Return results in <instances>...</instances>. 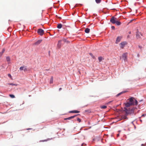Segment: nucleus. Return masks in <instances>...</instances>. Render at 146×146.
<instances>
[{"label": "nucleus", "mask_w": 146, "mask_h": 146, "mask_svg": "<svg viewBox=\"0 0 146 146\" xmlns=\"http://www.w3.org/2000/svg\"><path fill=\"white\" fill-rule=\"evenodd\" d=\"M129 102L125 104V105L127 107H129L132 105H137L138 104L137 101L134 98L131 97L129 99Z\"/></svg>", "instance_id": "1"}, {"label": "nucleus", "mask_w": 146, "mask_h": 146, "mask_svg": "<svg viewBox=\"0 0 146 146\" xmlns=\"http://www.w3.org/2000/svg\"><path fill=\"white\" fill-rule=\"evenodd\" d=\"M110 22L113 24H115L117 25H120L121 23L119 21V20L117 19L116 18L112 17L110 20Z\"/></svg>", "instance_id": "2"}, {"label": "nucleus", "mask_w": 146, "mask_h": 146, "mask_svg": "<svg viewBox=\"0 0 146 146\" xmlns=\"http://www.w3.org/2000/svg\"><path fill=\"white\" fill-rule=\"evenodd\" d=\"M124 109L125 111H126V114L127 115L133 113L135 108H132L131 109H127L126 108H125Z\"/></svg>", "instance_id": "3"}, {"label": "nucleus", "mask_w": 146, "mask_h": 146, "mask_svg": "<svg viewBox=\"0 0 146 146\" xmlns=\"http://www.w3.org/2000/svg\"><path fill=\"white\" fill-rule=\"evenodd\" d=\"M127 44V42L126 41H123L120 43L119 44V46L121 48L123 49L125 45Z\"/></svg>", "instance_id": "4"}, {"label": "nucleus", "mask_w": 146, "mask_h": 146, "mask_svg": "<svg viewBox=\"0 0 146 146\" xmlns=\"http://www.w3.org/2000/svg\"><path fill=\"white\" fill-rule=\"evenodd\" d=\"M37 33L38 34L42 36L44 33V31L42 29H39L38 30Z\"/></svg>", "instance_id": "5"}, {"label": "nucleus", "mask_w": 146, "mask_h": 146, "mask_svg": "<svg viewBox=\"0 0 146 146\" xmlns=\"http://www.w3.org/2000/svg\"><path fill=\"white\" fill-rule=\"evenodd\" d=\"M122 38V36H118L117 38L115 43L117 44H118L121 41Z\"/></svg>", "instance_id": "6"}, {"label": "nucleus", "mask_w": 146, "mask_h": 146, "mask_svg": "<svg viewBox=\"0 0 146 146\" xmlns=\"http://www.w3.org/2000/svg\"><path fill=\"white\" fill-rule=\"evenodd\" d=\"M142 36V34L139 32H137L136 33V37L137 39L141 38V36Z\"/></svg>", "instance_id": "7"}, {"label": "nucleus", "mask_w": 146, "mask_h": 146, "mask_svg": "<svg viewBox=\"0 0 146 146\" xmlns=\"http://www.w3.org/2000/svg\"><path fill=\"white\" fill-rule=\"evenodd\" d=\"M123 59L125 61H126L127 60V53H125L123 54L122 55Z\"/></svg>", "instance_id": "8"}, {"label": "nucleus", "mask_w": 146, "mask_h": 146, "mask_svg": "<svg viewBox=\"0 0 146 146\" xmlns=\"http://www.w3.org/2000/svg\"><path fill=\"white\" fill-rule=\"evenodd\" d=\"M42 40H38L36 42H35L33 44L34 45H38L42 41Z\"/></svg>", "instance_id": "9"}, {"label": "nucleus", "mask_w": 146, "mask_h": 146, "mask_svg": "<svg viewBox=\"0 0 146 146\" xmlns=\"http://www.w3.org/2000/svg\"><path fill=\"white\" fill-rule=\"evenodd\" d=\"M61 45V40L58 41L57 45V47L58 48H60Z\"/></svg>", "instance_id": "10"}, {"label": "nucleus", "mask_w": 146, "mask_h": 146, "mask_svg": "<svg viewBox=\"0 0 146 146\" xmlns=\"http://www.w3.org/2000/svg\"><path fill=\"white\" fill-rule=\"evenodd\" d=\"M78 115H76L74 116L70 117H69L64 119V120H70L71 119H73L76 116Z\"/></svg>", "instance_id": "11"}, {"label": "nucleus", "mask_w": 146, "mask_h": 146, "mask_svg": "<svg viewBox=\"0 0 146 146\" xmlns=\"http://www.w3.org/2000/svg\"><path fill=\"white\" fill-rule=\"evenodd\" d=\"M52 139V138H47L46 139L40 140L39 141V142H46Z\"/></svg>", "instance_id": "12"}, {"label": "nucleus", "mask_w": 146, "mask_h": 146, "mask_svg": "<svg viewBox=\"0 0 146 146\" xmlns=\"http://www.w3.org/2000/svg\"><path fill=\"white\" fill-rule=\"evenodd\" d=\"M70 113H78L80 112V111L77 110H74L70 111L69 112Z\"/></svg>", "instance_id": "13"}, {"label": "nucleus", "mask_w": 146, "mask_h": 146, "mask_svg": "<svg viewBox=\"0 0 146 146\" xmlns=\"http://www.w3.org/2000/svg\"><path fill=\"white\" fill-rule=\"evenodd\" d=\"M84 31L86 33H88L90 32V29L89 28H86L85 29Z\"/></svg>", "instance_id": "14"}, {"label": "nucleus", "mask_w": 146, "mask_h": 146, "mask_svg": "<svg viewBox=\"0 0 146 146\" xmlns=\"http://www.w3.org/2000/svg\"><path fill=\"white\" fill-rule=\"evenodd\" d=\"M62 25L61 24H58V25L57 28L58 29H60L62 27Z\"/></svg>", "instance_id": "15"}, {"label": "nucleus", "mask_w": 146, "mask_h": 146, "mask_svg": "<svg viewBox=\"0 0 146 146\" xmlns=\"http://www.w3.org/2000/svg\"><path fill=\"white\" fill-rule=\"evenodd\" d=\"M53 78L52 76H51L50 78V84H52L53 82Z\"/></svg>", "instance_id": "16"}, {"label": "nucleus", "mask_w": 146, "mask_h": 146, "mask_svg": "<svg viewBox=\"0 0 146 146\" xmlns=\"http://www.w3.org/2000/svg\"><path fill=\"white\" fill-rule=\"evenodd\" d=\"M124 93H125V92H121L119 93L118 94H117L116 95V96L117 97H118Z\"/></svg>", "instance_id": "17"}, {"label": "nucleus", "mask_w": 146, "mask_h": 146, "mask_svg": "<svg viewBox=\"0 0 146 146\" xmlns=\"http://www.w3.org/2000/svg\"><path fill=\"white\" fill-rule=\"evenodd\" d=\"M6 59L7 61L8 62H9L10 61V58L9 56H7L6 57Z\"/></svg>", "instance_id": "18"}, {"label": "nucleus", "mask_w": 146, "mask_h": 146, "mask_svg": "<svg viewBox=\"0 0 146 146\" xmlns=\"http://www.w3.org/2000/svg\"><path fill=\"white\" fill-rule=\"evenodd\" d=\"M128 114H126L125 115H123L122 116V118L123 119H127V116L128 115Z\"/></svg>", "instance_id": "19"}, {"label": "nucleus", "mask_w": 146, "mask_h": 146, "mask_svg": "<svg viewBox=\"0 0 146 146\" xmlns=\"http://www.w3.org/2000/svg\"><path fill=\"white\" fill-rule=\"evenodd\" d=\"M100 108L102 109H105L107 108V106H100Z\"/></svg>", "instance_id": "20"}, {"label": "nucleus", "mask_w": 146, "mask_h": 146, "mask_svg": "<svg viewBox=\"0 0 146 146\" xmlns=\"http://www.w3.org/2000/svg\"><path fill=\"white\" fill-rule=\"evenodd\" d=\"M98 58L100 62L103 59L102 57L101 56L99 57Z\"/></svg>", "instance_id": "21"}, {"label": "nucleus", "mask_w": 146, "mask_h": 146, "mask_svg": "<svg viewBox=\"0 0 146 146\" xmlns=\"http://www.w3.org/2000/svg\"><path fill=\"white\" fill-rule=\"evenodd\" d=\"M89 54L94 59L95 58V57L93 55V54L91 53H89Z\"/></svg>", "instance_id": "22"}, {"label": "nucleus", "mask_w": 146, "mask_h": 146, "mask_svg": "<svg viewBox=\"0 0 146 146\" xmlns=\"http://www.w3.org/2000/svg\"><path fill=\"white\" fill-rule=\"evenodd\" d=\"M9 85H12V86H17V84H13V83H9Z\"/></svg>", "instance_id": "23"}, {"label": "nucleus", "mask_w": 146, "mask_h": 146, "mask_svg": "<svg viewBox=\"0 0 146 146\" xmlns=\"http://www.w3.org/2000/svg\"><path fill=\"white\" fill-rule=\"evenodd\" d=\"M25 68L24 66H21L20 67L19 69L20 70H24V68Z\"/></svg>", "instance_id": "24"}, {"label": "nucleus", "mask_w": 146, "mask_h": 146, "mask_svg": "<svg viewBox=\"0 0 146 146\" xmlns=\"http://www.w3.org/2000/svg\"><path fill=\"white\" fill-rule=\"evenodd\" d=\"M96 2L97 3H99L101 2V0H95Z\"/></svg>", "instance_id": "25"}, {"label": "nucleus", "mask_w": 146, "mask_h": 146, "mask_svg": "<svg viewBox=\"0 0 146 146\" xmlns=\"http://www.w3.org/2000/svg\"><path fill=\"white\" fill-rule=\"evenodd\" d=\"M9 96L12 98H15V96L13 94H10Z\"/></svg>", "instance_id": "26"}, {"label": "nucleus", "mask_w": 146, "mask_h": 146, "mask_svg": "<svg viewBox=\"0 0 146 146\" xmlns=\"http://www.w3.org/2000/svg\"><path fill=\"white\" fill-rule=\"evenodd\" d=\"M77 120L79 122H80L81 121V120L79 118H78L77 119Z\"/></svg>", "instance_id": "27"}, {"label": "nucleus", "mask_w": 146, "mask_h": 146, "mask_svg": "<svg viewBox=\"0 0 146 146\" xmlns=\"http://www.w3.org/2000/svg\"><path fill=\"white\" fill-rule=\"evenodd\" d=\"M8 76L9 77H10L11 78H12V76L10 74H8Z\"/></svg>", "instance_id": "28"}, {"label": "nucleus", "mask_w": 146, "mask_h": 146, "mask_svg": "<svg viewBox=\"0 0 146 146\" xmlns=\"http://www.w3.org/2000/svg\"><path fill=\"white\" fill-rule=\"evenodd\" d=\"M5 49L4 48H3L2 50V52H1V53H2L3 54V53L4 52H5Z\"/></svg>", "instance_id": "29"}, {"label": "nucleus", "mask_w": 146, "mask_h": 146, "mask_svg": "<svg viewBox=\"0 0 146 146\" xmlns=\"http://www.w3.org/2000/svg\"><path fill=\"white\" fill-rule=\"evenodd\" d=\"M27 69L25 67V68H24V70L25 71H27Z\"/></svg>", "instance_id": "30"}, {"label": "nucleus", "mask_w": 146, "mask_h": 146, "mask_svg": "<svg viewBox=\"0 0 146 146\" xmlns=\"http://www.w3.org/2000/svg\"><path fill=\"white\" fill-rule=\"evenodd\" d=\"M3 54L1 52H0V57H1V56Z\"/></svg>", "instance_id": "31"}, {"label": "nucleus", "mask_w": 146, "mask_h": 146, "mask_svg": "<svg viewBox=\"0 0 146 146\" xmlns=\"http://www.w3.org/2000/svg\"><path fill=\"white\" fill-rule=\"evenodd\" d=\"M111 28L112 29H115V27L114 26H112L111 27Z\"/></svg>", "instance_id": "32"}, {"label": "nucleus", "mask_w": 146, "mask_h": 146, "mask_svg": "<svg viewBox=\"0 0 146 146\" xmlns=\"http://www.w3.org/2000/svg\"><path fill=\"white\" fill-rule=\"evenodd\" d=\"M62 88H60L59 89V91H60L62 90Z\"/></svg>", "instance_id": "33"}, {"label": "nucleus", "mask_w": 146, "mask_h": 146, "mask_svg": "<svg viewBox=\"0 0 146 146\" xmlns=\"http://www.w3.org/2000/svg\"><path fill=\"white\" fill-rule=\"evenodd\" d=\"M32 129L31 128H28L27 129V130H30V129Z\"/></svg>", "instance_id": "34"}, {"label": "nucleus", "mask_w": 146, "mask_h": 146, "mask_svg": "<svg viewBox=\"0 0 146 146\" xmlns=\"http://www.w3.org/2000/svg\"><path fill=\"white\" fill-rule=\"evenodd\" d=\"M119 136V134H117V137H118Z\"/></svg>", "instance_id": "35"}, {"label": "nucleus", "mask_w": 146, "mask_h": 146, "mask_svg": "<svg viewBox=\"0 0 146 146\" xmlns=\"http://www.w3.org/2000/svg\"><path fill=\"white\" fill-rule=\"evenodd\" d=\"M145 115L144 114H143L142 115V116H144Z\"/></svg>", "instance_id": "36"}, {"label": "nucleus", "mask_w": 146, "mask_h": 146, "mask_svg": "<svg viewBox=\"0 0 146 146\" xmlns=\"http://www.w3.org/2000/svg\"><path fill=\"white\" fill-rule=\"evenodd\" d=\"M141 145L142 146H144L143 144H142Z\"/></svg>", "instance_id": "37"}, {"label": "nucleus", "mask_w": 146, "mask_h": 146, "mask_svg": "<svg viewBox=\"0 0 146 146\" xmlns=\"http://www.w3.org/2000/svg\"><path fill=\"white\" fill-rule=\"evenodd\" d=\"M131 32H129V34H131Z\"/></svg>", "instance_id": "38"}, {"label": "nucleus", "mask_w": 146, "mask_h": 146, "mask_svg": "<svg viewBox=\"0 0 146 146\" xmlns=\"http://www.w3.org/2000/svg\"><path fill=\"white\" fill-rule=\"evenodd\" d=\"M111 102V101H110V102H108V103H110V102Z\"/></svg>", "instance_id": "39"}]
</instances>
